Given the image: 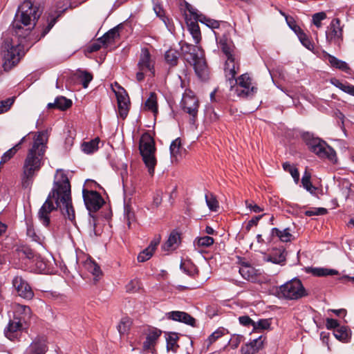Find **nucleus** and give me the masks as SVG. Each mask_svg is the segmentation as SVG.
<instances>
[{
    "instance_id": "1",
    "label": "nucleus",
    "mask_w": 354,
    "mask_h": 354,
    "mask_svg": "<svg viewBox=\"0 0 354 354\" xmlns=\"http://www.w3.org/2000/svg\"><path fill=\"white\" fill-rule=\"evenodd\" d=\"M40 15L39 8L33 6L29 0L24 1L19 6L12 24L15 38L5 39L1 46L3 66L5 71L10 70L24 55L22 41H16V38L26 39L30 35Z\"/></svg>"
},
{
    "instance_id": "2",
    "label": "nucleus",
    "mask_w": 354,
    "mask_h": 354,
    "mask_svg": "<svg viewBox=\"0 0 354 354\" xmlns=\"http://www.w3.org/2000/svg\"><path fill=\"white\" fill-rule=\"evenodd\" d=\"M59 208L64 216L75 225V215L72 204L70 181L62 169H58L54 177L53 186L45 203L38 212V218L41 224L48 227L50 214Z\"/></svg>"
},
{
    "instance_id": "3",
    "label": "nucleus",
    "mask_w": 354,
    "mask_h": 354,
    "mask_svg": "<svg viewBox=\"0 0 354 354\" xmlns=\"http://www.w3.org/2000/svg\"><path fill=\"white\" fill-rule=\"evenodd\" d=\"M48 139L47 131H38L35 134L22 167L21 186L24 189L31 188L35 177L44 165Z\"/></svg>"
},
{
    "instance_id": "4",
    "label": "nucleus",
    "mask_w": 354,
    "mask_h": 354,
    "mask_svg": "<svg viewBox=\"0 0 354 354\" xmlns=\"http://www.w3.org/2000/svg\"><path fill=\"white\" fill-rule=\"evenodd\" d=\"M180 45L182 55L193 66L197 77L202 81L207 80L209 73L202 48L185 41H180Z\"/></svg>"
},
{
    "instance_id": "5",
    "label": "nucleus",
    "mask_w": 354,
    "mask_h": 354,
    "mask_svg": "<svg viewBox=\"0 0 354 354\" xmlns=\"http://www.w3.org/2000/svg\"><path fill=\"white\" fill-rule=\"evenodd\" d=\"M239 64L234 66L232 71H225L226 84L232 90L236 86L235 92L241 97H248L254 95L257 88L252 84V80L248 74L245 73L237 79L235 75L239 71Z\"/></svg>"
},
{
    "instance_id": "6",
    "label": "nucleus",
    "mask_w": 354,
    "mask_h": 354,
    "mask_svg": "<svg viewBox=\"0 0 354 354\" xmlns=\"http://www.w3.org/2000/svg\"><path fill=\"white\" fill-rule=\"evenodd\" d=\"M31 310L27 306L17 305L15 310L13 319L10 320L4 330V334L11 341L19 339L21 332L26 324L30 319Z\"/></svg>"
},
{
    "instance_id": "7",
    "label": "nucleus",
    "mask_w": 354,
    "mask_h": 354,
    "mask_svg": "<svg viewBox=\"0 0 354 354\" xmlns=\"http://www.w3.org/2000/svg\"><path fill=\"white\" fill-rule=\"evenodd\" d=\"M227 32L228 30L214 31V35L219 48L227 57L224 71L231 72L234 70V66L239 64V61L234 54L233 42Z\"/></svg>"
},
{
    "instance_id": "8",
    "label": "nucleus",
    "mask_w": 354,
    "mask_h": 354,
    "mask_svg": "<svg viewBox=\"0 0 354 354\" xmlns=\"http://www.w3.org/2000/svg\"><path fill=\"white\" fill-rule=\"evenodd\" d=\"M139 149L149 173L153 175L156 165V147L153 138L148 133L142 136L140 140Z\"/></svg>"
},
{
    "instance_id": "9",
    "label": "nucleus",
    "mask_w": 354,
    "mask_h": 354,
    "mask_svg": "<svg viewBox=\"0 0 354 354\" xmlns=\"http://www.w3.org/2000/svg\"><path fill=\"white\" fill-rule=\"evenodd\" d=\"M185 8L186 10L190 14L191 16L193 17L194 19H198L201 23L212 29L214 32L229 30L230 28V26L227 23L216 21L204 15L193 6L188 3H186Z\"/></svg>"
},
{
    "instance_id": "10",
    "label": "nucleus",
    "mask_w": 354,
    "mask_h": 354,
    "mask_svg": "<svg viewBox=\"0 0 354 354\" xmlns=\"http://www.w3.org/2000/svg\"><path fill=\"white\" fill-rule=\"evenodd\" d=\"M279 293L288 299L297 300L308 295L301 281L293 279L279 287Z\"/></svg>"
},
{
    "instance_id": "11",
    "label": "nucleus",
    "mask_w": 354,
    "mask_h": 354,
    "mask_svg": "<svg viewBox=\"0 0 354 354\" xmlns=\"http://www.w3.org/2000/svg\"><path fill=\"white\" fill-rule=\"evenodd\" d=\"M310 148L313 152L322 158H327L335 162L337 160L336 152L324 141L315 139L310 143Z\"/></svg>"
},
{
    "instance_id": "12",
    "label": "nucleus",
    "mask_w": 354,
    "mask_h": 354,
    "mask_svg": "<svg viewBox=\"0 0 354 354\" xmlns=\"http://www.w3.org/2000/svg\"><path fill=\"white\" fill-rule=\"evenodd\" d=\"M115 86L117 90L113 88V91L117 98L118 115L120 118L124 119L129 111V97L126 91L118 83H115Z\"/></svg>"
},
{
    "instance_id": "13",
    "label": "nucleus",
    "mask_w": 354,
    "mask_h": 354,
    "mask_svg": "<svg viewBox=\"0 0 354 354\" xmlns=\"http://www.w3.org/2000/svg\"><path fill=\"white\" fill-rule=\"evenodd\" d=\"M180 106L185 112L187 113L192 117L190 123L194 124L198 109V101L197 98L194 95L185 93L183 96Z\"/></svg>"
},
{
    "instance_id": "14",
    "label": "nucleus",
    "mask_w": 354,
    "mask_h": 354,
    "mask_svg": "<svg viewBox=\"0 0 354 354\" xmlns=\"http://www.w3.org/2000/svg\"><path fill=\"white\" fill-rule=\"evenodd\" d=\"M343 30L340 25V20L334 18L326 30V39L328 44L338 43L342 39Z\"/></svg>"
},
{
    "instance_id": "15",
    "label": "nucleus",
    "mask_w": 354,
    "mask_h": 354,
    "mask_svg": "<svg viewBox=\"0 0 354 354\" xmlns=\"http://www.w3.org/2000/svg\"><path fill=\"white\" fill-rule=\"evenodd\" d=\"M83 198L85 205L89 212H96L102 206V198L97 192L84 189Z\"/></svg>"
},
{
    "instance_id": "16",
    "label": "nucleus",
    "mask_w": 354,
    "mask_h": 354,
    "mask_svg": "<svg viewBox=\"0 0 354 354\" xmlns=\"http://www.w3.org/2000/svg\"><path fill=\"white\" fill-rule=\"evenodd\" d=\"M12 286L21 297L26 299L33 297L34 293L31 287L21 277L16 276L12 280Z\"/></svg>"
},
{
    "instance_id": "17",
    "label": "nucleus",
    "mask_w": 354,
    "mask_h": 354,
    "mask_svg": "<svg viewBox=\"0 0 354 354\" xmlns=\"http://www.w3.org/2000/svg\"><path fill=\"white\" fill-rule=\"evenodd\" d=\"M138 70L149 72L151 75H154V62L151 57V55L147 48H142L138 63Z\"/></svg>"
},
{
    "instance_id": "18",
    "label": "nucleus",
    "mask_w": 354,
    "mask_h": 354,
    "mask_svg": "<svg viewBox=\"0 0 354 354\" xmlns=\"http://www.w3.org/2000/svg\"><path fill=\"white\" fill-rule=\"evenodd\" d=\"M185 19L187 26L188 30L192 35L195 44H198L201 40V33L198 19H194L190 14L185 13Z\"/></svg>"
},
{
    "instance_id": "19",
    "label": "nucleus",
    "mask_w": 354,
    "mask_h": 354,
    "mask_svg": "<svg viewBox=\"0 0 354 354\" xmlns=\"http://www.w3.org/2000/svg\"><path fill=\"white\" fill-rule=\"evenodd\" d=\"M47 351L46 339L44 337H37L27 348L26 354H45Z\"/></svg>"
},
{
    "instance_id": "20",
    "label": "nucleus",
    "mask_w": 354,
    "mask_h": 354,
    "mask_svg": "<svg viewBox=\"0 0 354 354\" xmlns=\"http://www.w3.org/2000/svg\"><path fill=\"white\" fill-rule=\"evenodd\" d=\"M167 318L174 321L185 323L190 326H194L195 319L188 313L182 311H171L167 313Z\"/></svg>"
},
{
    "instance_id": "21",
    "label": "nucleus",
    "mask_w": 354,
    "mask_h": 354,
    "mask_svg": "<svg viewBox=\"0 0 354 354\" xmlns=\"http://www.w3.org/2000/svg\"><path fill=\"white\" fill-rule=\"evenodd\" d=\"M180 243V234L176 231H172L167 239V241L162 246V249L164 251H173L176 250Z\"/></svg>"
},
{
    "instance_id": "22",
    "label": "nucleus",
    "mask_w": 354,
    "mask_h": 354,
    "mask_svg": "<svg viewBox=\"0 0 354 354\" xmlns=\"http://www.w3.org/2000/svg\"><path fill=\"white\" fill-rule=\"evenodd\" d=\"M263 341L261 338H257L252 342L245 344L241 348V354H256L261 348Z\"/></svg>"
},
{
    "instance_id": "23",
    "label": "nucleus",
    "mask_w": 354,
    "mask_h": 354,
    "mask_svg": "<svg viewBox=\"0 0 354 354\" xmlns=\"http://www.w3.org/2000/svg\"><path fill=\"white\" fill-rule=\"evenodd\" d=\"M120 26H117L106 32L102 37L98 39V41L103 46L107 47L109 45L114 43L115 39L120 35Z\"/></svg>"
},
{
    "instance_id": "24",
    "label": "nucleus",
    "mask_w": 354,
    "mask_h": 354,
    "mask_svg": "<svg viewBox=\"0 0 354 354\" xmlns=\"http://www.w3.org/2000/svg\"><path fill=\"white\" fill-rule=\"evenodd\" d=\"M161 334V331L158 330H153L147 335L146 340L143 343V348L145 350L151 349L155 344Z\"/></svg>"
},
{
    "instance_id": "25",
    "label": "nucleus",
    "mask_w": 354,
    "mask_h": 354,
    "mask_svg": "<svg viewBox=\"0 0 354 354\" xmlns=\"http://www.w3.org/2000/svg\"><path fill=\"white\" fill-rule=\"evenodd\" d=\"M169 150L171 161H177L182 151L181 140L180 138H176L172 141L170 145Z\"/></svg>"
},
{
    "instance_id": "26",
    "label": "nucleus",
    "mask_w": 354,
    "mask_h": 354,
    "mask_svg": "<svg viewBox=\"0 0 354 354\" xmlns=\"http://www.w3.org/2000/svg\"><path fill=\"white\" fill-rule=\"evenodd\" d=\"M153 10L155 13L156 14L157 17H159L165 24V25L167 26V28L169 29V30H171V26L169 24V19L168 17H165V11L161 6V5L158 3V0H153Z\"/></svg>"
},
{
    "instance_id": "27",
    "label": "nucleus",
    "mask_w": 354,
    "mask_h": 354,
    "mask_svg": "<svg viewBox=\"0 0 354 354\" xmlns=\"http://www.w3.org/2000/svg\"><path fill=\"white\" fill-rule=\"evenodd\" d=\"M323 53L324 55V57H327L328 59V62H330L332 66L342 70L344 71H346L347 70L349 69L348 64L345 62L338 59L335 57L329 55L325 51H324Z\"/></svg>"
},
{
    "instance_id": "28",
    "label": "nucleus",
    "mask_w": 354,
    "mask_h": 354,
    "mask_svg": "<svg viewBox=\"0 0 354 354\" xmlns=\"http://www.w3.org/2000/svg\"><path fill=\"white\" fill-rule=\"evenodd\" d=\"M330 83L334 85L335 87L339 88L342 91L346 93H348L351 95L354 96V86L351 85L348 83H343L340 80L336 78H332L330 80Z\"/></svg>"
},
{
    "instance_id": "29",
    "label": "nucleus",
    "mask_w": 354,
    "mask_h": 354,
    "mask_svg": "<svg viewBox=\"0 0 354 354\" xmlns=\"http://www.w3.org/2000/svg\"><path fill=\"white\" fill-rule=\"evenodd\" d=\"M180 53L175 49H169L165 54L166 62L171 66H175L178 64Z\"/></svg>"
},
{
    "instance_id": "30",
    "label": "nucleus",
    "mask_w": 354,
    "mask_h": 354,
    "mask_svg": "<svg viewBox=\"0 0 354 354\" xmlns=\"http://www.w3.org/2000/svg\"><path fill=\"white\" fill-rule=\"evenodd\" d=\"M272 236H277L283 242H288L291 240L292 234L289 232L288 228L283 230H279L277 227H274L271 231Z\"/></svg>"
},
{
    "instance_id": "31",
    "label": "nucleus",
    "mask_w": 354,
    "mask_h": 354,
    "mask_svg": "<svg viewBox=\"0 0 354 354\" xmlns=\"http://www.w3.org/2000/svg\"><path fill=\"white\" fill-rule=\"evenodd\" d=\"M85 268L95 277H98L102 274L100 267L92 259H87L84 262Z\"/></svg>"
},
{
    "instance_id": "32",
    "label": "nucleus",
    "mask_w": 354,
    "mask_h": 354,
    "mask_svg": "<svg viewBox=\"0 0 354 354\" xmlns=\"http://www.w3.org/2000/svg\"><path fill=\"white\" fill-rule=\"evenodd\" d=\"M286 261V254L284 250H277L267 258V261L275 264H281Z\"/></svg>"
},
{
    "instance_id": "33",
    "label": "nucleus",
    "mask_w": 354,
    "mask_h": 354,
    "mask_svg": "<svg viewBox=\"0 0 354 354\" xmlns=\"http://www.w3.org/2000/svg\"><path fill=\"white\" fill-rule=\"evenodd\" d=\"M214 239L209 236H204L202 237L196 238L194 241V245L196 248L201 247L207 248L214 243Z\"/></svg>"
},
{
    "instance_id": "34",
    "label": "nucleus",
    "mask_w": 354,
    "mask_h": 354,
    "mask_svg": "<svg viewBox=\"0 0 354 354\" xmlns=\"http://www.w3.org/2000/svg\"><path fill=\"white\" fill-rule=\"evenodd\" d=\"M99 138H95L89 142H84L82 145V151L86 153H91L98 149Z\"/></svg>"
},
{
    "instance_id": "35",
    "label": "nucleus",
    "mask_w": 354,
    "mask_h": 354,
    "mask_svg": "<svg viewBox=\"0 0 354 354\" xmlns=\"http://www.w3.org/2000/svg\"><path fill=\"white\" fill-rule=\"evenodd\" d=\"M311 175L309 172L305 171L301 178L303 187L310 194H315L317 188L313 185L310 181Z\"/></svg>"
},
{
    "instance_id": "36",
    "label": "nucleus",
    "mask_w": 354,
    "mask_h": 354,
    "mask_svg": "<svg viewBox=\"0 0 354 354\" xmlns=\"http://www.w3.org/2000/svg\"><path fill=\"white\" fill-rule=\"evenodd\" d=\"M145 107L153 112V113H157L158 112V105H157V97L155 93H151L149 97L145 102Z\"/></svg>"
},
{
    "instance_id": "37",
    "label": "nucleus",
    "mask_w": 354,
    "mask_h": 354,
    "mask_svg": "<svg viewBox=\"0 0 354 354\" xmlns=\"http://www.w3.org/2000/svg\"><path fill=\"white\" fill-rule=\"evenodd\" d=\"M178 337L176 333H171L167 337V348L168 351H171L176 353L178 347L177 344V340Z\"/></svg>"
},
{
    "instance_id": "38",
    "label": "nucleus",
    "mask_w": 354,
    "mask_h": 354,
    "mask_svg": "<svg viewBox=\"0 0 354 354\" xmlns=\"http://www.w3.org/2000/svg\"><path fill=\"white\" fill-rule=\"evenodd\" d=\"M57 109L64 111L72 105V101L64 96H59L56 98Z\"/></svg>"
},
{
    "instance_id": "39",
    "label": "nucleus",
    "mask_w": 354,
    "mask_h": 354,
    "mask_svg": "<svg viewBox=\"0 0 354 354\" xmlns=\"http://www.w3.org/2000/svg\"><path fill=\"white\" fill-rule=\"evenodd\" d=\"M131 325V321L128 317H124L121 319L120 322L118 326V330L120 335H124L127 333L129 330Z\"/></svg>"
},
{
    "instance_id": "40",
    "label": "nucleus",
    "mask_w": 354,
    "mask_h": 354,
    "mask_svg": "<svg viewBox=\"0 0 354 354\" xmlns=\"http://www.w3.org/2000/svg\"><path fill=\"white\" fill-rule=\"evenodd\" d=\"M124 216L127 221L128 227H131V221H134V212L130 205L125 203L124 206Z\"/></svg>"
},
{
    "instance_id": "41",
    "label": "nucleus",
    "mask_w": 354,
    "mask_h": 354,
    "mask_svg": "<svg viewBox=\"0 0 354 354\" xmlns=\"http://www.w3.org/2000/svg\"><path fill=\"white\" fill-rule=\"evenodd\" d=\"M312 272L314 275L318 277L335 275L338 274V272L336 270L320 268H313Z\"/></svg>"
},
{
    "instance_id": "42",
    "label": "nucleus",
    "mask_w": 354,
    "mask_h": 354,
    "mask_svg": "<svg viewBox=\"0 0 354 354\" xmlns=\"http://www.w3.org/2000/svg\"><path fill=\"white\" fill-rule=\"evenodd\" d=\"M283 168L286 171L290 174L296 183L299 182V173L296 167H292L289 162H286L283 164Z\"/></svg>"
},
{
    "instance_id": "43",
    "label": "nucleus",
    "mask_w": 354,
    "mask_h": 354,
    "mask_svg": "<svg viewBox=\"0 0 354 354\" xmlns=\"http://www.w3.org/2000/svg\"><path fill=\"white\" fill-rule=\"evenodd\" d=\"M26 234L27 236L31 239L32 241L37 242L38 243H41V236L36 233L35 230L32 224L27 223Z\"/></svg>"
},
{
    "instance_id": "44",
    "label": "nucleus",
    "mask_w": 354,
    "mask_h": 354,
    "mask_svg": "<svg viewBox=\"0 0 354 354\" xmlns=\"http://www.w3.org/2000/svg\"><path fill=\"white\" fill-rule=\"evenodd\" d=\"M239 273L244 279L250 280L254 277V268L250 266H243L239 269Z\"/></svg>"
},
{
    "instance_id": "45",
    "label": "nucleus",
    "mask_w": 354,
    "mask_h": 354,
    "mask_svg": "<svg viewBox=\"0 0 354 354\" xmlns=\"http://www.w3.org/2000/svg\"><path fill=\"white\" fill-rule=\"evenodd\" d=\"M299 41L304 46H305L309 50L313 51L314 49V44L308 38V37L302 31L297 35Z\"/></svg>"
},
{
    "instance_id": "46",
    "label": "nucleus",
    "mask_w": 354,
    "mask_h": 354,
    "mask_svg": "<svg viewBox=\"0 0 354 354\" xmlns=\"http://www.w3.org/2000/svg\"><path fill=\"white\" fill-rule=\"evenodd\" d=\"M206 203L212 211H217L218 208V203L214 195L212 194L205 195Z\"/></svg>"
},
{
    "instance_id": "47",
    "label": "nucleus",
    "mask_w": 354,
    "mask_h": 354,
    "mask_svg": "<svg viewBox=\"0 0 354 354\" xmlns=\"http://www.w3.org/2000/svg\"><path fill=\"white\" fill-rule=\"evenodd\" d=\"M58 16H55L54 15L49 14L47 17V23L48 25L44 28L42 32H41V37H44L53 27L55 24L56 23L57 18Z\"/></svg>"
},
{
    "instance_id": "48",
    "label": "nucleus",
    "mask_w": 354,
    "mask_h": 354,
    "mask_svg": "<svg viewBox=\"0 0 354 354\" xmlns=\"http://www.w3.org/2000/svg\"><path fill=\"white\" fill-rule=\"evenodd\" d=\"M224 335V331L223 329H218L212 333L207 339L206 340L207 347L208 348L211 344H212L216 339L221 337Z\"/></svg>"
},
{
    "instance_id": "49",
    "label": "nucleus",
    "mask_w": 354,
    "mask_h": 354,
    "mask_svg": "<svg viewBox=\"0 0 354 354\" xmlns=\"http://www.w3.org/2000/svg\"><path fill=\"white\" fill-rule=\"evenodd\" d=\"M153 251L148 247L143 250L138 255V261L139 262H145L149 260L153 254Z\"/></svg>"
},
{
    "instance_id": "50",
    "label": "nucleus",
    "mask_w": 354,
    "mask_h": 354,
    "mask_svg": "<svg viewBox=\"0 0 354 354\" xmlns=\"http://www.w3.org/2000/svg\"><path fill=\"white\" fill-rule=\"evenodd\" d=\"M326 18V14L324 12L315 13L313 15V23L317 28L322 26V21Z\"/></svg>"
},
{
    "instance_id": "51",
    "label": "nucleus",
    "mask_w": 354,
    "mask_h": 354,
    "mask_svg": "<svg viewBox=\"0 0 354 354\" xmlns=\"http://www.w3.org/2000/svg\"><path fill=\"white\" fill-rule=\"evenodd\" d=\"M17 151L18 150L15 147L8 150L3 154L0 163L4 164L6 162H8L14 156V155L17 153Z\"/></svg>"
},
{
    "instance_id": "52",
    "label": "nucleus",
    "mask_w": 354,
    "mask_h": 354,
    "mask_svg": "<svg viewBox=\"0 0 354 354\" xmlns=\"http://www.w3.org/2000/svg\"><path fill=\"white\" fill-rule=\"evenodd\" d=\"M334 335L337 339L344 341L348 337V333L345 328L341 327L334 331Z\"/></svg>"
},
{
    "instance_id": "53",
    "label": "nucleus",
    "mask_w": 354,
    "mask_h": 354,
    "mask_svg": "<svg viewBox=\"0 0 354 354\" xmlns=\"http://www.w3.org/2000/svg\"><path fill=\"white\" fill-rule=\"evenodd\" d=\"M14 102V98H8L0 102V113L7 111L10 109Z\"/></svg>"
},
{
    "instance_id": "54",
    "label": "nucleus",
    "mask_w": 354,
    "mask_h": 354,
    "mask_svg": "<svg viewBox=\"0 0 354 354\" xmlns=\"http://www.w3.org/2000/svg\"><path fill=\"white\" fill-rule=\"evenodd\" d=\"M286 20L288 26L296 33L297 35L302 32V30L296 24L293 18L286 17Z\"/></svg>"
},
{
    "instance_id": "55",
    "label": "nucleus",
    "mask_w": 354,
    "mask_h": 354,
    "mask_svg": "<svg viewBox=\"0 0 354 354\" xmlns=\"http://www.w3.org/2000/svg\"><path fill=\"white\" fill-rule=\"evenodd\" d=\"M140 283L137 279L131 280L126 286L128 292H136L140 289Z\"/></svg>"
},
{
    "instance_id": "56",
    "label": "nucleus",
    "mask_w": 354,
    "mask_h": 354,
    "mask_svg": "<svg viewBox=\"0 0 354 354\" xmlns=\"http://www.w3.org/2000/svg\"><path fill=\"white\" fill-rule=\"evenodd\" d=\"M80 78L84 88H87L89 82L92 80L93 76L91 73L84 71L81 73Z\"/></svg>"
},
{
    "instance_id": "57",
    "label": "nucleus",
    "mask_w": 354,
    "mask_h": 354,
    "mask_svg": "<svg viewBox=\"0 0 354 354\" xmlns=\"http://www.w3.org/2000/svg\"><path fill=\"white\" fill-rule=\"evenodd\" d=\"M270 322L268 319H260L257 322H254V328L260 329H267L270 327Z\"/></svg>"
},
{
    "instance_id": "58",
    "label": "nucleus",
    "mask_w": 354,
    "mask_h": 354,
    "mask_svg": "<svg viewBox=\"0 0 354 354\" xmlns=\"http://www.w3.org/2000/svg\"><path fill=\"white\" fill-rule=\"evenodd\" d=\"M239 320L243 326H248L252 325L254 327V322L248 316H241L239 317Z\"/></svg>"
},
{
    "instance_id": "59",
    "label": "nucleus",
    "mask_w": 354,
    "mask_h": 354,
    "mask_svg": "<svg viewBox=\"0 0 354 354\" xmlns=\"http://www.w3.org/2000/svg\"><path fill=\"white\" fill-rule=\"evenodd\" d=\"M262 216L263 215L256 216L253 217L251 220H250L245 226L246 230L250 231L252 226L257 225L259 221L261 218Z\"/></svg>"
},
{
    "instance_id": "60",
    "label": "nucleus",
    "mask_w": 354,
    "mask_h": 354,
    "mask_svg": "<svg viewBox=\"0 0 354 354\" xmlns=\"http://www.w3.org/2000/svg\"><path fill=\"white\" fill-rule=\"evenodd\" d=\"M180 268L183 270L185 272H186L187 274L194 277L195 275L198 274V270L197 268H196L194 266H192L190 270H187L184 266L183 264L180 265Z\"/></svg>"
},
{
    "instance_id": "61",
    "label": "nucleus",
    "mask_w": 354,
    "mask_h": 354,
    "mask_svg": "<svg viewBox=\"0 0 354 354\" xmlns=\"http://www.w3.org/2000/svg\"><path fill=\"white\" fill-rule=\"evenodd\" d=\"M20 252L24 256H25L26 258H28L29 259H30L34 257V252L29 248L24 247V248H21V250H20Z\"/></svg>"
},
{
    "instance_id": "62",
    "label": "nucleus",
    "mask_w": 354,
    "mask_h": 354,
    "mask_svg": "<svg viewBox=\"0 0 354 354\" xmlns=\"http://www.w3.org/2000/svg\"><path fill=\"white\" fill-rule=\"evenodd\" d=\"M326 327L328 329H335L339 328V323L336 319H326Z\"/></svg>"
},
{
    "instance_id": "63",
    "label": "nucleus",
    "mask_w": 354,
    "mask_h": 354,
    "mask_svg": "<svg viewBox=\"0 0 354 354\" xmlns=\"http://www.w3.org/2000/svg\"><path fill=\"white\" fill-rule=\"evenodd\" d=\"M245 203H246V207L250 209V210L253 211L254 212H256V213L261 212L263 210V208H261L257 204L250 203L248 201H246Z\"/></svg>"
},
{
    "instance_id": "64",
    "label": "nucleus",
    "mask_w": 354,
    "mask_h": 354,
    "mask_svg": "<svg viewBox=\"0 0 354 354\" xmlns=\"http://www.w3.org/2000/svg\"><path fill=\"white\" fill-rule=\"evenodd\" d=\"M160 241V237L158 236L154 238L149 243L148 248L151 249L153 252H155L158 245L159 244Z\"/></svg>"
}]
</instances>
